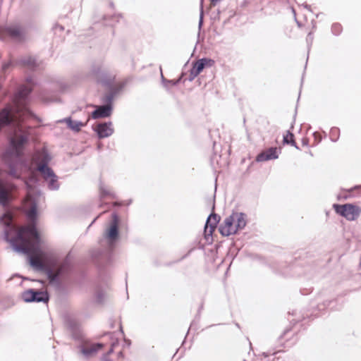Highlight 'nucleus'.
<instances>
[{
  "instance_id": "obj_9",
  "label": "nucleus",
  "mask_w": 361,
  "mask_h": 361,
  "mask_svg": "<svg viewBox=\"0 0 361 361\" xmlns=\"http://www.w3.org/2000/svg\"><path fill=\"white\" fill-rule=\"evenodd\" d=\"M6 35L13 39H21L23 36V31L20 27L12 25L0 30V38H4Z\"/></svg>"
},
{
  "instance_id": "obj_26",
  "label": "nucleus",
  "mask_w": 361,
  "mask_h": 361,
  "mask_svg": "<svg viewBox=\"0 0 361 361\" xmlns=\"http://www.w3.org/2000/svg\"><path fill=\"white\" fill-rule=\"evenodd\" d=\"M218 1H219V0H212V4L213 5H215V4H216V3Z\"/></svg>"
},
{
  "instance_id": "obj_14",
  "label": "nucleus",
  "mask_w": 361,
  "mask_h": 361,
  "mask_svg": "<svg viewBox=\"0 0 361 361\" xmlns=\"http://www.w3.org/2000/svg\"><path fill=\"white\" fill-rule=\"evenodd\" d=\"M111 114V106L109 104L100 106L92 113V117L94 119L108 117Z\"/></svg>"
},
{
  "instance_id": "obj_20",
  "label": "nucleus",
  "mask_w": 361,
  "mask_h": 361,
  "mask_svg": "<svg viewBox=\"0 0 361 361\" xmlns=\"http://www.w3.org/2000/svg\"><path fill=\"white\" fill-rule=\"evenodd\" d=\"M106 197H109L114 198V195L111 190L102 188L101 189V197L104 198Z\"/></svg>"
},
{
  "instance_id": "obj_16",
  "label": "nucleus",
  "mask_w": 361,
  "mask_h": 361,
  "mask_svg": "<svg viewBox=\"0 0 361 361\" xmlns=\"http://www.w3.org/2000/svg\"><path fill=\"white\" fill-rule=\"evenodd\" d=\"M40 295L39 293H37L35 291L32 290H28L23 293V298L27 302L37 301L41 302L42 298H35L36 295Z\"/></svg>"
},
{
  "instance_id": "obj_12",
  "label": "nucleus",
  "mask_w": 361,
  "mask_h": 361,
  "mask_svg": "<svg viewBox=\"0 0 361 361\" xmlns=\"http://www.w3.org/2000/svg\"><path fill=\"white\" fill-rule=\"evenodd\" d=\"M11 197V186L0 182V203L5 205Z\"/></svg>"
},
{
  "instance_id": "obj_15",
  "label": "nucleus",
  "mask_w": 361,
  "mask_h": 361,
  "mask_svg": "<svg viewBox=\"0 0 361 361\" xmlns=\"http://www.w3.org/2000/svg\"><path fill=\"white\" fill-rule=\"evenodd\" d=\"M88 121H89V118H87V120L85 123H82V122L72 121L71 118H65L63 120V121L67 123L69 128H71V130L76 131V132L80 131L81 128L86 126Z\"/></svg>"
},
{
  "instance_id": "obj_28",
  "label": "nucleus",
  "mask_w": 361,
  "mask_h": 361,
  "mask_svg": "<svg viewBox=\"0 0 361 361\" xmlns=\"http://www.w3.org/2000/svg\"><path fill=\"white\" fill-rule=\"evenodd\" d=\"M112 352H113V349L111 348V349L109 350V353H111Z\"/></svg>"
},
{
  "instance_id": "obj_3",
  "label": "nucleus",
  "mask_w": 361,
  "mask_h": 361,
  "mask_svg": "<svg viewBox=\"0 0 361 361\" xmlns=\"http://www.w3.org/2000/svg\"><path fill=\"white\" fill-rule=\"evenodd\" d=\"M33 160L37 164V170L42 173L43 178L49 182L51 189L59 188L57 177L54 171L47 166L50 158L44 152H37L35 154Z\"/></svg>"
},
{
  "instance_id": "obj_23",
  "label": "nucleus",
  "mask_w": 361,
  "mask_h": 361,
  "mask_svg": "<svg viewBox=\"0 0 361 361\" xmlns=\"http://www.w3.org/2000/svg\"><path fill=\"white\" fill-rule=\"evenodd\" d=\"M302 145L304 147H307L309 145V139L307 137H304L302 138Z\"/></svg>"
},
{
  "instance_id": "obj_1",
  "label": "nucleus",
  "mask_w": 361,
  "mask_h": 361,
  "mask_svg": "<svg viewBox=\"0 0 361 361\" xmlns=\"http://www.w3.org/2000/svg\"><path fill=\"white\" fill-rule=\"evenodd\" d=\"M24 208L31 223L27 226L13 228L15 237L10 233L6 235L7 240L16 247L29 256L30 265L37 270H47L49 277L54 281L56 277L68 269L66 262L61 263L56 268L53 267L55 259L39 249V235L35 227V221L37 216V206L32 196L27 194L24 200Z\"/></svg>"
},
{
  "instance_id": "obj_18",
  "label": "nucleus",
  "mask_w": 361,
  "mask_h": 361,
  "mask_svg": "<svg viewBox=\"0 0 361 361\" xmlns=\"http://www.w3.org/2000/svg\"><path fill=\"white\" fill-rule=\"evenodd\" d=\"M204 63L200 61H197L194 64L190 71V75L192 78L197 76L204 68Z\"/></svg>"
},
{
  "instance_id": "obj_17",
  "label": "nucleus",
  "mask_w": 361,
  "mask_h": 361,
  "mask_svg": "<svg viewBox=\"0 0 361 361\" xmlns=\"http://www.w3.org/2000/svg\"><path fill=\"white\" fill-rule=\"evenodd\" d=\"M283 144L290 145L298 149H300L295 142L294 135L288 130L283 135Z\"/></svg>"
},
{
  "instance_id": "obj_13",
  "label": "nucleus",
  "mask_w": 361,
  "mask_h": 361,
  "mask_svg": "<svg viewBox=\"0 0 361 361\" xmlns=\"http://www.w3.org/2000/svg\"><path fill=\"white\" fill-rule=\"evenodd\" d=\"M219 222V216L214 214H211L206 222L205 228H204V233L205 235H212L213 232L214 231L216 226L217 225V223Z\"/></svg>"
},
{
  "instance_id": "obj_11",
  "label": "nucleus",
  "mask_w": 361,
  "mask_h": 361,
  "mask_svg": "<svg viewBox=\"0 0 361 361\" xmlns=\"http://www.w3.org/2000/svg\"><path fill=\"white\" fill-rule=\"evenodd\" d=\"M95 130L100 138H104L112 135L114 129L111 128V123H104L97 125Z\"/></svg>"
},
{
  "instance_id": "obj_4",
  "label": "nucleus",
  "mask_w": 361,
  "mask_h": 361,
  "mask_svg": "<svg viewBox=\"0 0 361 361\" xmlns=\"http://www.w3.org/2000/svg\"><path fill=\"white\" fill-rule=\"evenodd\" d=\"M246 221L242 214L233 213L226 217L219 226V232L224 236L235 234L238 230L243 228Z\"/></svg>"
},
{
  "instance_id": "obj_25",
  "label": "nucleus",
  "mask_w": 361,
  "mask_h": 361,
  "mask_svg": "<svg viewBox=\"0 0 361 361\" xmlns=\"http://www.w3.org/2000/svg\"><path fill=\"white\" fill-rule=\"evenodd\" d=\"M5 216L8 218V219L11 221V216L10 214H6Z\"/></svg>"
},
{
  "instance_id": "obj_21",
  "label": "nucleus",
  "mask_w": 361,
  "mask_h": 361,
  "mask_svg": "<svg viewBox=\"0 0 361 361\" xmlns=\"http://www.w3.org/2000/svg\"><path fill=\"white\" fill-rule=\"evenodd\" d=\"M204 64V67H212L214 65V61L210 59L204 58L200 59Z\"/></svg>"
},
{
  "instance_id": "obj_5",
  "label": "nucleus",
  "mask_w": 361,
  "mask_h": 361,
  "mask_svg": "<svg viewBox=\"0 0 361 361\" xmlns=\"http://www.w3.org/2000/svg\"><path fill=\"white\" fill-rule=\"evenodd\" d=\"M334 208L337 214L348 221H355L361 214V207L353 204H334Z\"/></svg>"
},
{
  "instance_id": "obj_7",
  "label": "nucleus",
  "mask_w": 361,
  "mask_h": 361,
  "mask_svg": "<svg viewBox=\"0 0 361 361\" xmlns=\"http://www.w3.org/2000/svg\"><path fill=\"white\" fill-rule=\"evenodd\" d=\"M119 224V218L116 214H112V219L109 228L106 230L105 236L111 242L114 241L118 235V228Z\"/></svg>"
},
{
  "instance_id": "obj_2",
  "label": "nucleus",
  "mask_w": 361,
  "mask_h": 361,
  "mask_svg": "<svg viewBox=\"0 0 361 361\" xmlns=\"http://www.w3.org/2000/svg\"><path fill=\"white\" fill-rule=\"evenodd\" d=\"M31 91V87L22 86L14 99V107H6L0 112V130L11 121L16 122L14 135L10 140L11 146L16 157L22 154L23 146L28 140L30 128L23 126L21 122L32 116L25 104V97Z\"/></svg>"
},
{
  "instance_id": "obj_22",
  "label": "nucleus",
  "mask_w": 361,
  "mask_h": 361,
  "mask_svg": "<svg viewBox=\"0 0 361 361\" xmlns=\"http://www.w3.org/2000/svg\"><path fill=\"white\" fill-rule=\"evenodd\" d=\"M37 293H39L40 295H36L35 298H42V301H46L47 300V297L46 295V294H44V293H42V292H38V291H35Z\"/></svg>"
},
{
  "instance_id": "obj_10",
  "label": "nucleus",
  "mask_w": 361,
  "mask_h": 361,
  "mask_svg": "<svg viewBox=\"0 0 361 361\" xmlns=\"http://www.w3.org/2000/svg\"><path fill=\"white\" fill-rule=\"evenodd\" d=\"M279 149L277 147H270L258 154L257 157V161H265L270 159H277L279 157Z\"/></svg>"
},
{
  "instance_id": "obj_24",
  "label": "nucleus",
  "mask_w": 361,
  "mask_h": 361,
  "mask_svg": "<svg viewBox=\"0 0 361 361\" xmlns=\"http://www.w3.org/2000/svg\"><path fill=\"white\" fill-rule=\"evenodd\" d=\"M103 361H111L107 355H105L104 357H103Z\"/></svg>"
},
{
  "instance_id": "obj_19",
  "label": "nucleus",
  "mask_w": 361,
  "mask_h": 361,
  "mask_svg": "<svg viewBox=\"0 0 361 361\" xmlns=\"http://www.w3.org/2000/svg\"><path fill=\"white\" fill-rule=\"evenodd\" d=\"M23 63L25 66L29 68H34L36 66L35 59L31 56H28L27 58L23 59Z\"/></svg>"
},
{
  "instance_id": "obj_27",
  "label": "nucleus",
  "mask_w": 361,
  "mask_h": 361,
  "mask_svg": "<svg viewBox=\"0 0 361 361\" xmlns=\"http://www.w3.org/2000/svg\"><path fill=\"white\" fill-rule=\"evenodd\" d=\"M118 204L116 202H115L114 203V206L118 205Z\"/></svg>"
},
{
  "instance_id": "obj_6",
  "label": "nucleus",
  "mask_w": 361,
  "mask_h": 361,
  "mask_svg": "<svg viewBox=\"0 0 361 361\" xmlns=\"http://www.w3.org/2000/svg\"><path fill=\"white\" fill-rule=\"evenodd\" d=\"M91 74L98 83L105 87L111 88L116 83V75L104 71L99 66H94Z\"/></svg>"
},
{
  "instance_id": "obj_8",
  "label": "nucleus",
  "mask_w": 361,
  "mask_h": 361,
  "mask_svg": "<svg viewBox=\"0 0 361 361\" xmlns=\"http://www.w3.org/2000/svg\"><path fill=\"white\" fill-rule=\"evenodd\" d=\"M104 345L102 343H94L90 341H85L82 343L80 346L81 353L85 356H92L95 355L98 351L102 350Z\"/></svg>"
}]
</instances>
